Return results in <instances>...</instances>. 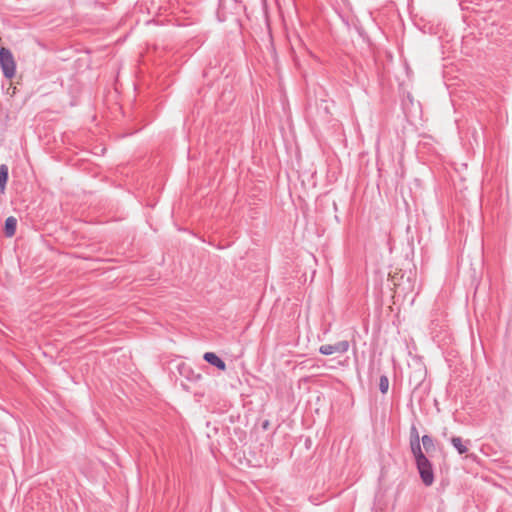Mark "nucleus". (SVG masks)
Returning <instances> with one entry per match:
<instances>
[{"label": "nucleus", "instance_id": "10", "mask_svg": "<svg viewBox=\"0 0 512 512\" xmlns=\"http://www.w3.org/2000/svg\"><path fill=\"white\" fill-rule=\"evenodd\" d=\"M388 387H389V381L387 379V377L385 376H382L380 378V389L383 393H386L387 390H388Z\"/></svg>", "mask_w": 512, "mask_h": 512}, {"label": "nucleus", "instance_id": "7", "mask_svg": "<svg viewBox=\"0 0 512 512\" xmlns=\"http://www.w3.org/2000/svg\"><path fill=\"white\" fill-rule=\"evenodd\" d=\"M8 180V167L4 164L0 165V190L4 192Z\"/></svg>", "mask_w": 512, "mask_h": 512}, {"label": "nucleus", "instance_id": "8", "mask_svg": "<svg viewBox=\"0 0 512 512\" xmlns=\"http://www.w3.org/2000/svg\"><path fill=\"white\" fill-rule=\"evenodd\" d=\"M451 441L453 446L458 450L460 454H463L467 451V447L464 445L461 438L453 437Z\"/></svg>", "mask_w": 512, "mask_h": 512}, {"label": "nucleus", "instance_id": "6", "mask_svg": "<svg viewBox=\"0 0 512 512\" xmlns=\"http://www.w3.org/2000/svg\"><path fill=\"white\" fill-rule=\"evenodd\" d=\"M17 220L14 217H8L5 221V234L12 237L16 232Z\"/></svg>", "mask_w": 512, "mask_h": 512}, {"label": "nucleus", "instance_id": "3", "mask_svg": "<svg viewBox=\"0 0 512 512\" xmlns=\"http://www.w3.org/2000/svg\"><path fill=\"white\" fill-rule=\"evenodd\" d=\"M349 348V344L347 341L339 342L335 345H322L319 349L320 353L323 355H331L334 353H345Z\"/></svg>", "mask_w": 512, "mask_h": 512}, {"label": "nucleus", "instance_id": "5", "mask_svg": "<svg viewBox=\"0 0 512 512\" xmlns=\"http://www.w3.org/2000/svg\"><path fill=\"white\" fill-rule=\"evenodd\" d=\"M411 449L416 462L422 458H426L421 450L419 435L416 433L415 437L411 440Z\"/></svg>", "mask_w": 512, "mask_h": 512}, {"label": "nucleus", "instance_id": "1", "mask_svg": "<svg viewBox=\"0 0 512 512\" xmlns=\"http://www.w3.org/2000/svg\"><path fill=\"white\" fill-rule=\"evenodd\" d=\"M0 65L4 75L11 79L15 75L16 65L14 58L9 50L0 48Z\"/></svg>", "mask_w": 512, "mask_h": 512}, {"label": "nucleus", "instance_id": "2", "mask_svg": "<svg viewBox=\"0 0 512 512\" xmlns=\"http://www.w3.org/2000/svg\"><path fill=\"white\" fill-rule=\"evenodd\" d=\"M416 464L424 484L427 486L431 485L434 481V475L429 460L427 458H422L421 460H418Z\"/></svg>", "mask_w": 512, "mask_h": 512}, {"label": "nucleus", "instance_id": "4", "mask_svg": "<svg viewBox=\"0 0 512 512\" xmlns=\"http://www.w3.org/2000/svg\"><path fill=\"white\" fill-rule=\"evenodd\" d=\"M204 359L211 365L216 366L221 371H224L226 369L225 363L214 353L212 352H206L204 354Z\"/></svg>", "mask_w": 512, "mask_h": 512}, {"label": "nucleus", "instance_id": "9", "mask_svg": "<svg viewBox=\"0 0 512 512\" xmlns=\"http://www.w3.org/2000/svg\"><path fill=\"white\" fill-rule=\"evenodd\" d=\"M422 444H423L424 448L428 451L430 448L433 447V440L431 437L424 435L422 437Z\"/></svg>", "mask_w": 512, "mask_h": 512}]
</instances>
